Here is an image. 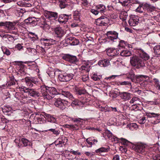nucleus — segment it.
<instances>
[{
	"label": "nucleus",
	"instance_id": "nucleus-1",
	"mask_svg": "<svg viewBox=\"0 0 160 160\" xmlns=\"http://www.w3.org/2000/svg\"><path fill=\"white\" fill-rule=\"evenodd\" d=\"M20 90L28 93L29 96L35 98L42 97L47 100L54 98L55 95L58 94L56 89L54 87H42L40 88L36 89L22 86Z\"/></svg>",
	"mask_w": 160,
	"mask_h": 160
},
{
	"label": "nucleus",
	"instance_id": "nucleus-2",
	"mask_svg": "<svg viewBox=\"0 0 160 160\" xmlns=\"http://www.w3.org/2000/svg\"><path fill=\"white\" fill-rule=\"evenodd\" d=\"M37 24H39L43 29H49L50 27L48 22L46 21V19L43 17L36 18V22L34 23V25Z\"/></svg>",
	"mask_w": 160,
	"mask_h": 160
},
{
	"label": "nucleus",
	"instance_id": "nucleus-3",
	"mask_svg": "<svg viewBox=\"0 0 160 160\" xmlns=\"http://www.w3.org/2000/svg\"><path fill=\"white\" fill-rule=\"evenodd\" d=\"M61 93L62 95L68 98L72 101L71 105L72 107L75 106L76 105H78V100L77 99L74 98L72 94L70 92L68 91L62 90L61 91Z\"/></svg>",
	"mask_w": 160,
	"mask_h": 160
},
{
	"label": "nucleus",
	"instance_id": "nucleus-4",
	"mask_svg": "<svg viewBox=\"0 0 160 160\" xmlns=\"http://www.w3.org/2000/svg\"><path fill=\"white\" fill-rule=\"evenodd\" d=\"M54 99V104L56 107L62 109L66 108L68 102L60 98H55Z\"/></svg>",
	"mask_w": 160,
	"mask_h": 160
},
{
	"label": "nucleus",
	"instance_id": "nucleus-5",
	"mask_svg": "<svg viewBox=\"0 0 160 160\" xmlns=\"http://www.w3.org/2000/svg\"><path fill=\"white\" fill-rule=\"evenodd\" d=\"M73 76L72 73L60 74L58 75V79L61 82H67L71 80Z\"/></svg>",
	"mask_w": 160,
	"mask_h": 160
},
{
	"label": "nucleus",
	"instance_id": "nucleus-6",
	"mask_svg": "<svg viewBox=\"0 0 160 160\" xmlns=\"http://www.w3.org/2000/svg\"><path fill=\"white\" fill-rule=\"evenodd\" d=\"M62 58L64 60H82V59L81 55L79 54L77 56H75L69 54H62Z\"/></svg>",
	"mask_w": 160,
	"mask_h": 160
},
{
	"label": "nucleus",
	"instance_id": "nucleus-7",
	"mask_svg": "<svg viewBox=\"0 0 160 160\" xmlns=\"http://www.w3.org/2000/svg\"><path fill=\"white\" fill-rule=\"evenodd\" d=\"M106 35L107 40H108L109 41L111 40L114 42V40H116L118 38V33L116 31H111L107 32Z\"/></svg>",
	"mask_w": 160,
	"mask_h": 160
},
{
	"label": "nucleus",
	"instance_id": "nucleus-8",
	"mask_svg": "<svg viewBox=\"0 0 160 160\" xmlns=\"http://www.w3.org/2000/svg\"><path fill=\"white\" fill-rule=\"evenodd\" d=\"M44 16L47 18L52 20H56L58 17V14L56 12L46 11L44 12Z\"/></svg>",
	"mask_w": 160,
	"mask_h": 160
},
{
	"label": "nucleus",
	"instance_id": "nucleus-9",
	"mask_svg": "<svg viewBox=\"0 0 160 160\" xmlns=\"http://www.w3.org/2000/svg\"><path fill=\"white\" fill-rule=\"evenodd\" d=\"M68 142V139L65 137H62L58 138L55 142L56 146L58 147H62L63 146H65Z\"/></svg>",
	"mask_w": 160,
	"mask_h": 160
},
{
	"label": "nucleus",
	"instance_id": "nucleus-10",
	"mask_svg": "<svg viewBox=\"0 0 160 160\" xmlns=\"http://www.w3.org/2000/svg\"><path fill=\"white\" fill-rule=\"evenodd\" d=\"M53 30L55 36L59 38H61L64 35V31L60 27H57L53 28Z\"/></svg>",
	"mask_w": 160,
	"mask_h": 160
},
{
	"label": "nucleus",
	"instance_id": "nucleus-11",
	"mask_svg": "<svg viewBox=\"0 0 160 160\" xmlns=\"http://www.w3.org/2000/svg\"><path fill=\"white\" fill-rule=\"evenodd\" d=\"M133 147L136 152L144 154H145V147L144 145L138 144L134 145Z\"/></svg>",
	"mask_w": 160,
	"mask_h": 160
},
{
	"label": "nucleus",
	"instance_id": "nucleus-12",
	"mask_svg": "<svg viewBox=\"0 0 160 160\" xmlns=\"http://www.w3.org/2000/svg\"><path fill=\"white\" fill-rule=\"evenodd\" d=\"M71 15L66 14L59 15L58 18V21L61 24H65L67 22Z\"/></svg>",
	"mask_w": 160,
	"mask_h": 160
},
{
	"label": "nucleus",
	"instance_id": "nucleus-13",
	"mask_svg": "<svg viewBox=\"0 0 160 160\" xmlns=\"http://www.w3.org/2000/svg\"><path fill=\"white\" fill-rule=\"evenodd\" d=\"M15 63L18 64L20 66H24L23 65H22V63H27L28 65L29 66H34L35 67H37V63L35 62V61H28L23 62L22 61H16L15 62Z\"/></svg>",
	"mask_w": 160,
	"mask_h": 160
},
{
	"label": "nucleus",
	"instance_id": "nucleus-14",
	"mask_svg": "<svg viewBox=\"0 0 160 160\" xmlns=\"http://www.w3.org/2000/svg\"><path fill=\"white\" fill-rule=\"evenodd\" d=\"M130 62L132 66L137 68L145 66L143 61H130Z\"/></svg>",
	"mask_w": 160,
	"mask_h": 160
},
{
	"label": "nucleus",
	"instance_id": "nucleus-15",
	"mask_svg": "<svg viewBox=\"0 0 160 160\" xmlns=\"http://www.w3.org/2000/svg\"><path fill=\"white\" fill-rule=\"evenodd\" d=\"M107 53L108 55L109 56H114L119 54V50L113 48H110L107 50Z\"/></svg>",
	"mask_w": 160,
	"mask_h": 160
},
{
	"label": "nucleus",
	"instance_id": "nucleus-16",
	"mask_svg": "<svg viewBox=\"0 0 160 160\" xmlns=\"http://www.w3.org/2000/svg\"><path fill=\"white\" fill-rule=\"evenodd\" d=\"M119 96L122 99L128 100L131 98V94L126 92H119Z\"/></svg>",
	"mask_w": 160,
	"mask_h": 160
},
{
	"label": "nucleus",
	"instance_id": "nucleus-17",
	"mask_svg": "<svg viewBox=\"0 0 160 160\" xmlns=\"http://www.w3.org/2000/svg\"><path fill=\"white\" fill-rule=\"evenodd\" d=\"M17 23L15 22H6L4 23L5 28L8 29L12 30L14 28V26Z\"/></svg>",
	"mask_w": 160,
	"mask_h": 160
},
{
	"label": "nucleus",
	"instance_id": "nucleus-18",
	"mask_svg": "<svg viewBox=\"0 0 160 160\" xmlns=\"http://www.w3.org/2000/svg\"><path fill=\"white\" fill-rule=\"evenodd\" d=\"M139 56L143 60H148L150 58L149 55L142 49H140Z\"/></svg>",
	"mask_w": 160,
	"mask_h": 160
},
{
	"label": "nucleus",
	"instance_id": "nucleus-19",
	"mask_svg": "<svg viewBox=\"0 0 160 160\" xmlns=\"http://www.w3.org/2000/svg\"><path fill=\"white\" fill-rule=\"evenodd\" d=\"M42 40L45 42L44 43L45 44V46H50L56 43V40H53L51 38H43L42 39Z\"/></svg>",
	"mask_w": 160,
	"mask_h": 160
},
{
	"label": "nucleus",
	"instance_id": "nucleus-20",
	"mask_svg": "<svg viewBox=\"0 0 160 160\" xmlns=\"http://www.w3.org/2000/svg\"><path fill=\"white\" fill-rule=\"evenodd\" d=\"M155 7L148 3L144 4L143 10L148 12H151L154 11Z\"/></svg>",
	"mask_w": 160,
	"mask_h": 160
},
{
	"label": "nucleus",
	"instance_id": "nucleus-21",
	"mask_svg": "<svg viewBox=\"0 0 160 160\" xmlns=\"http://www.w3.org/2000/svg\"><path fill=\"white\" fill-rule=\"evenodd\" d=\"M139 19L138 17H133L131 18L129 20V23L131 26H135L138 23Z\"/></svg>",
	"mask_w": 160,
	"mask_h": 160
},
{
	"label": "nucleus",
	"instance_id": "nucleus-22",
	"mask_svg": "<svg viewBox=\"0 0 160 160\" xmlns=\"http://www.w3.org/2000/svg\"><path fill=\"white\" fill-rule=\"evenodd\" d=\"M74 91L76 92V93L78 95L84 94L86 92L85 89L81 87H75Z\"/></svg>",
	"mask_w": 160,
	"mask_h": 160
},
{
	"label": "nucleus",
	"instance_id": "nucleus-23",
	"mask_svg": "<svg viewBox=\"0 0 160 160\" xmlns=\"http://www.w3.org/2000/svg\"><path fill=\"white\" fill-rule=\"evenodd\" d=\"M59 6L61 8H64L68 6V3L70 2L69 0H59Z\"/></svg>",
	"mask_w": 160,
	"mask_h": 160
},
{
	"label": "nucleus",
	"instance_id": "nucleus-24",
	"mask_svg": "<svg viewBox=\"0 0 160 160\" xmlns=\"http://www.w3.org/2000/svg\"><path fill=\"white\" fill-rule=\"evenodd\" d=\"M97 9L99 13H104L106 11V7L102 4H99L96 6Z\"/></svg>",
	"mask_w": 160,
	"mask_h": 160
},
{
	"label": "nucleus",
	"instance_id": "nucleus-25",
	"mask_svg": "<svg viewBox=\"0 0 160 160\" xmlns=\"http://www.w3.org/2000/svg\"><path fill=\"white\" fill-rule=\"evenodd\" d=\"M102 19L101 20V25L100 26H106L107 25L109 22V19L107 17L104 16H102Z\"/></svg>",
	"mask_w": 160,
	"mask_h": 160
},
{
	"label": "nucleus",
	"instance_id": "nucleus-26",
	"mask_svg": "<svg viewBox=\"0 0 160 160\" xmlns=\"http://www.w3.org/2000/svg\"><path fill=\"white\" fill-rule=\"evenodd\" d=\"M81 14L79 11H75L73 13V18L74 20L80 21Z\"/></svg>",
	"mask_w": 160,
	"mask_h": 160
},
{
	"label": "nucleus",
	"instance_id": "nucleus-27",
	"mask_svg": "<svg viewBox=\"0 0 160 160\" xmlns=\"http://www.w3.org/2000/svg\"><path fill=\"white\" fill-rule=\"evenodd\" d=\"M98 64L101 67H105L108 66L110 62L109 61H99Z\"/></svg>",
	"mask_w": 160,
	"mask_h": 160
},
{
	"label": "nucleus",
	"instance_id": "nucleus-28",
	"mask_svg": "<svg viewBox=\"0 0 160 160\" xmlns=\"http://www.w3.org/2000/svg\"><path fill=\"white\" fill-rule=\"evenodd\" d=\"M110 148L109 147L107 148L102 147L96 150V153H101L103 152H107L109 151Z\"/></svg>",
	"mask_w": 160,
	"mask_h": 160
},
{
	"label": "nucleus",
	"instance_id": "nucleus-29",
	"mask_svg": "<svg viewBox=\"0 0 160 160\" xmlns=\"http://www.w3.org/2000/svg\"><path fill=\"white\" fill-rule=\"evenodd\" d=\"M47 73L49 77L51 78L54 77L55 74V70L52 68H50L47 71Z\"/></svg>",
	"mask_w": 160,
	"mask_h": 160
},
{
	"label": "nucleus",
	"instance_id": "nucleus-30",
	"mask_svg": "<svg viewBox=\"0 0 160 160\" xmlns=\"http://www.w3.org/2000/svg\"><path fill=\"white\" fill-rule=\"evenodd\" d=\"M34 18L30 17L27 19L24 20V22L27 24H29L30 23H32L34 24V23L36 22V19L33 20Z\"/></svg>",
	"mask_w": 160,
	"mask_h": 160
},
{
	"label": "nucleus",
	"instance_id": "nucleus-31",
	"mask_svg": "<svg viewBox=\"0 0 160 160\" xmlns=\"http://www.w3.org/2000/svg\"><path fill=\"white\" fill-rule=\"evenodd\" d=\"M51 131L52 133L56 135H58L60 133V131L58 128L56 127H53L52 128L48 130Z\"/></svg>",
	"mask_w": 160,
	"mask_h": 160
},
{
	"label": "nucleus",
	"instance_id": "nucleus-32",
	"mask_svg": "<svg viewBox=\"0 0 160 160\" xmlns=\"http://www.w3.org/2000/svg\"><path fill=\"white\" fill-rule=\"evenodd\" d=\"M12 108L9 106H6L2 108V110L3 113L11 112Z\"/></svg>",
	"mask_w": 160,
	"mask_h": 160
},
{
	"label": "nucleus",
	"instance_id": "nucleus-33",
	"mask_svg": "<svg viewBox=\"0 0 160 160\" xmlns=\"http://www.w3.org/2000/svg\"><path fill=\"white\" fill-rule=\"evenodd\" d=\"M131 54L130 52L128 50H123L120 52L121 55L122 56L128 57L130 56Z\"/></svg>",
	"mask_w": 160,
	"mask_h": 160
},
{
	"label": "nucleus",
	"instance_id": "nucleus-34",
	"mask_svg": "<svg viewBox=\"0 0 160 160\" xmlns=\"http://www.w3.org/2000/svg\"><path fill=\"white\" fill-rule=\"evenodd\" d=\"M16 81L14 80V79L13 77H10V81L9 82H8L6 85L8 87L11 86L12 85H14L16 84Z\"/></svg>",
	"mask_w": 160,
	"mask_h": 160
},
{
	"label": "nucleus",
	"instance_id": "nucleus-35",
	"mask_svg": "<svg viewBox=\"0 0 160 160\" xmlns=\"http://www.w3.org/2000/svg\"><path fill=\"white\" fill-rule=\"evenodd\" d=\"M153 49L155 54L156 55H160V45H158L155 46Z\"/></svg>",
	"mask_w": 160,
	"mask_h": 160
},
{
	"label": "nucleus",
	"instance_id": "nucleus-36",
	"mask_svg": "<svg viewBox=\"0 0 160 160\" xmlns=\"http://www.w3.org/2000/svg\"><path fill=\"white\" fill-rule=\"evenodd\" d=\"M25 80L26 82H32L34 84H36L37 82L35 81L34 79L32 77L29 78L26 77L25 78Z\"/></svg>",
	"mask_w": 160,
	"mask_h": 160
},
{
	"label": "nucleus",
	"instance_id": "nucleus-37",
	"mask_svg": "<svg viewBox=\"0 0 160 160\" xmlns=\"http://www.w3.org/2000/svg\"><path fill=\"white\" fill-rule=\"evenodd\" d=\"M22 138H19V139L16 138L14 141L17 144V146L19 147H22V146H23L22 144Z\"/></svg>",
	"mask_w": 160,
	"mask_h": 160
},
{
	"label": "nucleus",
	"instance_id": "nucleus-38",
	"mask_svg": "<svg viewBox=\"0 0 160 160\" xmlns=\"http://www.w3.org/2000/svg\"><path fill=\"white\" fill-rule=\"evenodd\" d=\"M47 116L48 117V121L52 122H55L56 121V118L51 115L48 114Z\"/></svg>",
	"mask_w": 160,
	"mask_h": 160
},
{
	"label": "nucleus",
	"instance_id": "nucleus-39",
	"mask_svg": "<svg viewBox=\"0 0 160 160\" xmlns=\"http://www.w3.org/2000/svg\"><path fill=\"white\" fill-rule=\"evenodd\" d=\"M80 124V123H78L77 124L74 125H70V127H71L72 130H77L79 129Z\"/></svg>",
	"mask_w": 160,
	"mask_h": 160
},
{
	"label": "nucleus",
	"instance_id": "nucleus-40",
	"mask_svg": "<svg viewBox=\"0 0 160 160\" xmlns=\"http://www.w3.org/2000/svg\"><path fill=\"white\" fill-rule=\"evenodd\" d=\"M65 157L69 160H72L76 158V156L73 155L71 153L67 154H65Z\"/></svg>",
	"mask_w": 160,
	"mask_h": 160
},
{
	"label": "nucleus",
	"instance_id": "nucleus-41",
	"mask_svg": "<svg viewBox=\"0 0 160 160\" xmlns=\"http://www.w3.org/2000/svg\"><path fill=\"white\" fill-rule=\"evenodd\" d=\"M143 4H140L139 5V6L136 9V12L139 13H142L143 11L142 10L141 8L142 7L143 9Z\"/></svg>",
	"mask_w": 160,
	"mask_h": 160
},
{
	"label": "nucleus",
	"instance_id": "nucleus-42",
	"mask_svg": "<svg viewBox=\"0 0 160 160\" xmlns=\"http://www.w3.org/2000/svg\"><path fill=\"white\" fill-rule=\"evenodd\" d=\"M2 49L3 53L7 55H9L10 54V52L9 50L6 47H2Z\"/></svg>",
	"mask_w": 160,
	"mask_h": 160
},
{
	"label": "nucleus",
	"instance_id": "nucleus-43",
	"mask_svg": "<svg viewBox=\"0 0 160 160\" xmlns=\"http://www.w3.org/2000/svg\"><path fill=\"white\" fill-rule=\"evenodd\" d=\"M118 2L124 6H127L129 3L130 1L128 0H118Z\"/></svg>",
	"mask_w": 160,
	"mask_h": 160
},
{
	"label": "nucleus",
	"instance_id": "nucleus-44",
	"mask_svg": "<svg viewBox=\"0 0 160 160\" xmlns=\"http://www.w3.org/2000/svg\"><path fill=\"white\" fill-rule=\"evenodd\" d=\"M29 37H30V38H35V39H38V35H36L35 33L31 32H29Z\"/></svg>",
	"mask_w": 160,
	"mask_h": 160
},
{
	"label": "nucleus",
	"instance_id": "nucleus-45",
	"mask_svg": "<svg viewBox=\"0 0 160 160\" xmlns=\"http://www.w3.org/2000/svg\"><path fill=\"white\" fill-rule=\"evenodd\" d=\"M22 144H23V145L22 146V147H26L28 146V145L29 144V143H30V142L27 139L24 138H22Z\"/></svg>",
	"mask_w": 160,
	"mask_h": 160
},
{
	"label": "nucleus",
	"instance_id": "nucleus-46",
	"mask_svg": "<svg viewBox=\"0 0 160 160\" xmlns=\"http://www.w3.org/2000/svg\"><path fill=\"white\" fill-rule=\"evenodd\" d=\"M146 115L149 118L158 117L159 115L154 113H147Z\"/></svg>",
	"mask_w": 160,
	"mask_h": 160
},
{
	"label": "nucleus",
	"instance_id": "nucleus-47",
	"mask_svg": "<svg viewBox=\"0 0 160 160\" xmlns=\"http://www.w3.org/2000/svg\"><path fill=\"white\" fill-rule=\"evenodd\" d=\"M126 42L123 40H121L119 42L118 47L122 48H124L126 46Z\"/></svg>",
	"mask_w": 160,
	"mask_h": 160
},
{
	"label": "nucleus",
	"instance_id": "nucleus-48",
	"mask_svg": "<svg viewBox=\"0 0 160 160\" xmlns=\"http://www.w3.org/2000/svg\"><path fill=\"white\" fill-rule=\"evenodd\" d=\"M119 83L121 85H128L132 86L131 83L130 82L128 81H124L122 82H119Z\"/></svg>",
	"mask_w": 160,
	"mask_h": 160
},
{
	"label": "nucleus",
	"instance_id": "nucleus-49",
	"mask_svg": "<svg viewBox=\"0 0 160 160\" xmlns=\"http://www.w3.org/2000/svg\"><path fill=\"white\" fill-rule=\"evenodd\" d=\"M134 74L133 72L131 71L129 73L127 74V78H132L134 77Z\"/></svg>",
	"mask_w": 160,
	"mask_h": 160
},
{
	"label": "nucleus",
	"instance_id": "nucleus-50",
	"mask_svg": "<svg viewBox=\"0 0 160 160\" xmlns=\"http://www.w3.org/2000/svg\"><path fill=\"white\" fill-rule=\"evenodd\" d=\"M97 9V8L96 7L95 8L92 9H91V12L96 15H98L99 13V12L98 11Z\"/></svg>",
	"mask_w": 160,
	"mask_h": 160
},
{
	"label": "nucleus",
	"instance_id": "nucleus-51",
	"mask_svg": "<svg viewBox=\"0 0 160 160\" xmlns=\"http://www.w3.org/2000/svg\"><path fill=\"white\" fill-rule=\"evenodd\" d=\"M45 117L43 118H39L37 117L36 118L38 120V122L39 123L41 124L43 123L45 121Z\"/></svg>",
	"mask_w": 160,
	"mask_h": 160
},
{
	"label": "nucleus",
	"instance_id": "nucleus-52",
	"mask_svg": "<svg viewBox=\"0 0 160 160\" xmlns=\"http://www.w3.org/2000/svg\"><path fill=\"white\" fill-rule=\"evenodd\" d=\"M120 141H121V142L125 145H128V143L129 142L128 140L122 138H120Z\"/></svg>",
	"mask_w": 160,
	"mask_h": 160
},
{
	"label": "nucleus",
	"instance_id": "nucleus-53",
	"mask_svg": "<svg viewBox=\"0 0 160 160\" xmlns=\"http://www.w3.org/2000/svg\"><path fill=\"white\" fill-rule=\"evenodd\" d=\"M102 16L101 17L97 19L96 20V24L97 25L100 26L101 25V20L102 19Z\"/></svg>",
	"mask_w": 160,
	"mask_h": 160
},
{
	"label": "nucleus",
	"instance_id": "nucleus-54",
	"mask_svg": "<svg viewBox=\"0 0 160 160\" xmlns=\"http://www.w3.org/2000/svg\"><path fill=\"white\" fill-rule=\"evenodd\" d=\"M92 78L94 81H98L100 80V78L97 75L94 74L92 77Z\"/></svg>",
	"mask_w": 160,
	"mask_h": 160
},
{
	"label": "nucleus",
	"instance_id": "nucleus-55",
	"mask_svg": "<svg viewBox=\"0 0 160 160\" xmlns=\"http://www.w3.org/2000/svg\"><path fill=\"white\" fill-rule=\"evenodd\" d=\"M86 141L87 142V143L89 145V147H91L92 146V142H91L92 141V138H88L86 140Z\"/></svg>",
	"mask_w": 160,
	"mask_h": 160
},
{
	"label": "nucleus",
	"instance_id": "nucleus-56",
	"mask_svg": "<svg viewBox=\"0 0 160 160\" xmlns=\"http://www.w3.org/2000/svg\"><path fill=\"white\" fill-rule=\"evenodd\" d=\"M146 121V117H143L141 119H140L138 121V122L140 124H143Z\"/></svg>",
	"mask_w": 160,
	"mask_h": 160
},
{
	"label": "nucleus",
	"instance_id": "nucleus-57",
	"mask_svg": "<svg viewBox=\"0 0 160 160\" xmlns=\"http://www.w3.org/2000/svg\"><path fill=\"white\" fill-rule=\"evenodd\" d=\"M88 79L89 78L88 75H83L82 76V79L84 82L87 81Z\"/></svg>",
	"mask_w": 160,
	"mask_h": 160
},
{
	"label": "nucleus",
	"instance_id": "nucleus-58",
	"mask_svg": "<svg viewBox=\"0 0 160 160\" xmlns=\"http://www.w3.org/2000/svg\"><path fill=\"white\" fill-rule=\"evenodd\" d=\"M82 1V4L84 6H87L88 4V0H81Z\"/></svg>",
	"mask_w": 160,
	"mask_h": 160
},
{
	"label": "nucleus",
	"instance_id": "nucleus-59",
	"mask_svg": "<svg viewBox=\"0 0 160 160\" xmlns=\"http://www.w3.org/2000/svg\"><path fill=\"white\" fill-rule=\"evenodd\" d=\"M153 160H160V155L159 154L156 155L152 157Z\"/></svg>",
	"mask_w": 160,
	"mask_h": 160
},
{
	"label": "nucleus",
	"instance_id": "nucleus-60",
	"mask_svg": "<svg viewBox=\"0 0 160 160\" xmlns=\"http://www.w3.org/2000/svg\"><path fill=\"white\" fill-rule=\"evenodd\" d=\"M107 137L108 138L110 139L112 141L113 138V137H114V136L112 134V133L109 132L107 134Z\"/></svg>",
	"mask_w": 160,
	"mask_h": 160
},
{
	"label": "nucleus",
	"instance_id": "nucleus-61",
	"mask_svg": "<svg viewBox=\"0 0 160 160\" xmlns=\"http://www.w3.org/2000/svg\"><path fill=\"white\" fill-rule=\"evenodd\" d=\"M112 139V141H116L117 142H118L120 141V138H119L117 137L114 136L113 137Z\"/></svg>",
	"mask_w": 160,
	"mask_h": 160
},
{
	"label": "nucleus",
	"instance_id": "nucleus-62",
	"mask_svg": "<svg viewBox=\"0 0 160 160\" xmlns=\"http://www.w3.org/2000/svg\"><path fill=\"white\" fill-rule=\"evenodd\" d=\"M120 157L118 155H116L114 156L112 160H119Z\"/></svg>",
	"mask_w": 160,
	"mask_h": 160
},
{
	"label": "nucleus",
	"instance_id": "nucleus-63",
	"mask_svg": "<svg viewBox=\"0 0 160 160\" xmlns=\"http://www.w3.org/2000/svg\"><path fill=\"white\" fill-rule=\"evenodd\" d=\"M85 154L87 156L91 157L94 155L93 153L90 152H86Z\"/></svg>",
	"mask_w": 160,
	"mask_h": 160
},
{
	"label": "nucleus",
	"instance_id": "nucleus-64",
	"mask_svg": "<svg viewBox=\"0 0 160 160\" xmlns=\"http://www.w3.org/2000/svg\"><path fill=\"white\" fill-rule=\"evenodd\" d=\"M22 48L23 46H22L21 44L19 43L17 44L15 46V48H17L19 50H20Z\"/></svg>",
	"mask_w": 160,
	"mask_h": 160
}]
</instances>
